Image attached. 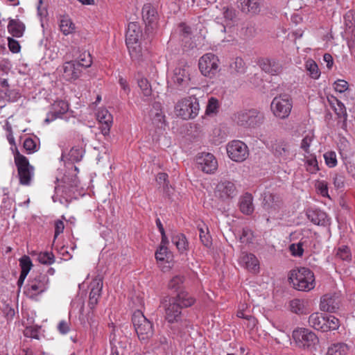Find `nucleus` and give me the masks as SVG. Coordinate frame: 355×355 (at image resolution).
Returning a JSON list of instances; mask_svg holds the SVG:
<instances>
[{
    "mask_svg": "<svg viewBox=\"0 0 355 355\" xmlns=\"http://www.w3.org/2000/svg\"><path fill=\"white\" fill-rule=\"evenodd\" d=\"M288 279L293 287L303 292H309L315 286L313 272L309 268L302 267L292 270L289 273Z\"/></svg>",
    "mask_w": 355,
    "mask_h": 355,
    "instance_id": "1",
    "label": "nucleus"
},
{
    "mask_svg": "<svg viewBox=\"0 0 355 355\" xmlns=\"http://www.w3.org/2000/svg\"><path fill=\"white\" fill-rule=\"evenodd\" d=\"M265 119L264 114L257 109L243 110L234 114L236 124L247 130H254L261 126Z\"/></svg>",
    "mask_w": 355,
    "mask_h": 355,
    "instance_id": "2",
    "label": "nucleus"
},
{
    "mask_svg": "<svg viewBox=\"0 0 355 355\" xmlns=\"http://www.w3.org/2000/svg\"><path fill=\"white\" fill-rule=\"evenodd\" d=\"M132 320L140 341L145 343L153 336L154 333L153 324L144 316L141 311H135Z\"/></svg>",
    "mask_w": 355,
    "mask_h": 355,
    "instance_id": "3",
    "label": "nucleus"
},
{
    "mask_svg": "<svg viewBox=\"0 0 355 355\" xmlns=\"http://www.w3.org/2000/svg\"><path fill=\"white\" fill-rule=\"evenodd\" d=\"M199 110V103L195 97L182 99L175 106V114L186 120L195 118L198 114Z\"/></svg>",
    "mask_w": 355,
    "mask_h": 355,
    "instance_id": "4",
    "label": "nucleus"
},
{
    "mask_svg": "<svg viewBox=\"0 0 355 355\" xmlns=\"http://www.w3.org/2000/svg\"><path fill=\"white\" fill-rule=\"evenodd\" d=\"M15 163L17 167L19 183L29 186L34 177V167L29 164L28 159L19 152L15 154Z\"/></svg>",
    "mask_w": 355,
    "mask_h": 355,
    "instance_id": "5",
    "label": "nucleus"
},
{
    "mask_svg": "<svg viewBox=\"0 0 355 355\" xmlns=\"http://www.w3.org/2000/svg\"><path fill=\"white\" fill-rule=\"evenodd\" d=\"M293 108V100L288 94L275 96L270 104V109L275 116L280 119L288 118Z\"/></svg>",
    "mask_w": 355,
    "mask_h": 355,
    "instance_id": "6",
    "label": "nucleus"
},
{
    "mask_svg": "<svg viewBox=\"0 0 355 355\" xmlns=\"http://www.w3.org/2000/svg\"><path fill=\"white\" fill-rule=\"evenodd\" d=\"M49 279L46 275L40 274L29 280L25 286L24 294L32 300H37L38 295L42 294L49 288Z\"/></svg>",
    "mask_w": 355,
    "mask_h": 355,
    "instance_id": "7",
    "label": "nucleus"
},
{
    "mask_svg": "<svg viewBox=\"0 0 355 355\" xmlns=\"http://www.w3.org/2000/svg\"><path fill=\"white\" fill-rule=\"evenodd\" d=\"M198 67L204 76L212 78L220 71L219 59L212 53H205L200 58Z\"/></svg>",
    "mask_w": 355,
    "mask_h": 355,
    "instance_id": "8",
    "label": "nucleus"
},
{
    "mask_svg": "<svg viewBox=\"0 0 355 355\" xmlns=\"http://www.w3.org/2000/svg\"><path fill=\"white\" fill-rule=\"evenodd\" d=\"M292 337L296 345L302 349H311L318 343L315 334L306 328L295 329L293 331Z\"/></svg>",
    "mask_w": 355,
    "mask_h": 355,
    "instance_id": "9",
    "label": "nucleus"
},
{
    "mask_svg": "<svg viewBox=\"0 0 355 355\" xmlns=\"http://www.w3.org/2000/svg\"><path fill=\"white\" fill-rule=\"evenodd\" d=\"M164 318L169 323L178 322L181 318L182 307L174 297H165L162 301Z\"/></svg>",
    "mask_w": 355,
    "mask_h": 355,
    "instance_id": "10",
    "label": "nucleus"
},
{
    "mask_svg": "<svg viewBox=\"0 0 355 355\" xmlns=\"http://www.w3.org/2000/svg\"><path fill=\"white\" fill-rule=\"evenodd\" d=\"M263 208L272 219H280L284 216L282 202L272 194L266 195L263 198Z\"/></svg>",
    "mask_w": 355,
    "mask_h": 355,
    "instance_id": "11",
    "label": "nucleus"
},
{
    "mask_svg": "<svg viewBox=\"0 0 355 355\" xmlns=\"http://www.w3.org/2000/svg\"><path fill=\"white\" fill-rule=\"evenodd\" d=\"M236 17L235 10L227 6H225L222 9V17H217L216 20L218 23H221L223 24V27L221 28L222 33L227 32L229 35L227 37H225L223 40V42H231L235 40L234 35L232 34V27L231 26V22Z\"/></svg>",
    "mask_w": 355,
    "mask_h": 355,
    "instance_id": "12",
    "label": "nucleus"
},
{
    "mask_svg": "<svg viewBox=\"0 0 355 355\" xmlns=\"http://www.w3.org/2000/svg\"><path fill=\"white\" fill-rule=\"evenodd\" d=\"M228 157L234 162H241L248 157V146L241 141L234 140L227 146Z\"/></svg>",
    "mask_w": 355,
    "mask_h": 355,
    "instance_id": "13",
    "label": "nucleus"
},
{
    "mask_svg": "<svg viewBox=\"0 0 355 355\" xmlns=\"http://www.w3.org/2000/svg\"><path fill=\"white\" fill-rule=\"evenodd\" d=\"M196 162L200 169L205 173L212 174L218 168V161L210 153H202L196 156Z\"/></svg>",
    "mask_w": 355,
    "mask_h": 355,
    "instance_id": "14",
    "label": "nucleus"
},
{
    "mask_svg": "<svg viewBox=\"0 0 355 355\" xmlns=\"http://www.w3.org/2000/svg\"><path fill=\"white\" fill-rule=\"evenodd\" d=\"M142 17L148 31L157 27L158 15L157 8L151 3H146L142 8Z\"/></svg>",
    "mask_w": 355,
    "mask_h": 355,
    "instance_id": "15",
    "label": "nucleus"
},
{
    "mask_svg": "<svg viewBox=\"0 0 355 355\" xmlns=\"http://www.w3.org/2000/svg\"><path fill=\"white\" fill-rule=\"evenodd\" d=\"M172 80L174 84L180 87H186L190 80V68L187 64H180L173 71Z\"/></svg>",
    "mask_w": 355,
    "mask_h": 355,
    "instance_id": "16",
    "label": "nucleus"
},
{
    "mask_svg": "<svg viewBox=\"0 0 355 355\" xmlns=\"http://www.w3.org/2000/svg\"><path fill=\"white\" fill-rule=\"evenodd\" d=\"M216 195L223 200L232 198L236 195L235 185L230 181H222L216 187Z\"/></svg>",
    "mask_w": 355,
    "mask_h": 355,
    "instance_id": "17",
    "label": "nucleus"
},
{
    "mask_svg": "<svg viewBox=\"0 0 355 355\" xmlns=\"http://www.w3.org/2000/svg\"><path fill=\"white\" fill-rule=\"evenodd\" d=\"M339 306L340 300L335 295L327 294L321 297L320 309L322 311L335 312Z\"/></svg>",
    "mask_w": 355,
    "mask_h": 355,
    "instance_id": "18",
    "label": "nucleus"
},
{
    "mask_svg": "<svg viewBox=\"0 0 355 355\" xmlns=\"http://www.w3.org/2000/svg\"><path fill=\"white\" fill-rule=\"evenodd\" d=\"M69 109L68 103L64 101H56L51 105V111L48 114L44 122L49 123L50 121L60 117L62 114L67 112Z\"/></svg>",
    "mask_w": 355,
    "mask_h": 355,
    "instance_id": "19",
    "label": "nucleus"
},
{
    "mask_svg": "<svg viewBox=\"0 0 355 355\" xmlns=\"http://www.w3.org/2000/svg\"><path fill=\"white\" fill-rule=\"evenodd\" d=\"M96 117L100 124L102 133H109L113 123L112 115L106 109H100Z\"/></svg>",
    "mask_w": 355,
    "mask_h": 355,
    "instance_id": "20",
    "label": "nucleus"
},
{
    "mask_svg": "<svg viewBox=\"0 0 355 355\" xmlns=\"http://www.w3.org/2000/svg\"><path fill=\"white\" fill-rule=\"evenodd\" d=\"M240 263L252 273H257L259 271V261L253 254L243 253L240 257Z\"/></svg>",
    "mask_w": 355,
    "mask_h": 355,
    "instance_id": "21",
    "label": "nucleus"
},
{
    "mask_svg": "<svg viewBox=\"0 0 355 355\" xmlns=\"http://www.w3.org/2000/svg\"><path fill=\"white\" fill-rule=\"evenodd\" d=\"M259 66L266 73L272 76L280 73L282 70L280 63L274 59L263 58L259 61Z\"/></svg>",
    "mask_w": 355,
    "mask_h": 355,
    "instance_id": "22",
    "label": "nucleus"
},
{
    "mask_svg": "<svg viewBox=\"0 0 355 355\" xmlns=\"http://www.w3.org/2000/svg\"><path fill=\"white\" fill-rule=\"evenodd\" d=\"M91 291L89 293V304L94 307L98 301L103 288V281L101 278L96 277L90 284Z\"/></svg>",
    "mask_w": 355,
    "mask_h": 355,
    "instance_id": "23",
    "label": "nucleus"
},
{
    "mask_svg": "<svg viewBox=\"0 0 355 355\" xmlns=\"http://www.w3.org/2000/svg\"><path fill=\"white\" fill-rule=\"evenodd\" d=\"M62 71L63 78L68 81L77 79L80 75V69L74 61L65 62L62 67Z\"/></svg>",
    "mask_w": 355,
    "mask_h": 355,
    "instance_id": "24",
    "label": "nucleus"
},
{
    "mask_svg": "<svg viewBox=\"0 0 355 355\" xmlns=\"http://www.w3.org/2000/svg\"><path fill=\"white\" fill-rule=\"evenodd\" d=\"M290 311L297 315H306L309 313V302L304 299L295 298L289 302Z\"/></svg>",
    "mask_w": 355,
    "mask_h": 355,
    "instance_id": "25",
    "label": "nucleus"
},
{
    "mask_svg": "<svg viewBox=\"0 0 355 355\" xmlns=\"http://www.w3.org/2000/svg\"><path fill=\"white\" fill-rule=\"evenodd\" d=\"M327 98L330 107L338 117L343 118L345 123L347 120V114L344 104L333 95H328Z\"/></svg>",
    "mask_w": 355,
    "mask_h": 355,
    "instance_id": "26",
    "label": "nucleus"
},
{
    "mask_svg": "<svg viewBox=\"0 0 355 355\" xmlns=\"http://www.w3.org/2000/svg\"><path fill=\"white\" fill-rule=\"evenodd\" d=\"M125 37L126 44L139 41L141 31L137 24L132 22L128 24Z\"/></svg>",
    "mask_w": 355,
    "mask_h": 355,
    "instance_id": "27",
    "label": "nucleus"
},
{
    "mask_svg": "<svg viewBox=\"0 0 355 355\" xmlns=\"http://www.w3.org/2000/svg\"><path fill=\"white\" fill-rule=\"evenodd\" d=\"M308 322L313 329L324 332L325 316L322 313H313L309 315Z\"/></svg>",
    "mask_w": 355,
    "mask_h": 355,
    "instance_id": "28",
    "label": "nucleus"
},
{
    "mask_svg": "<svg viewBox=\"0 0 355 355\" xmlns=\"http://www.w3.org/2000/svg\"><path fill=\"white\" fill-rule=\"evenodd\" d=\"M25 25L19 19H10L8 25V32L15 37H21L25 31Z\"/></svg>",
    "mask_w": 355,
    "mask_h": 355,
    "instance_id": "29",
    "label": "nucleus"
},
{
    "mask_svg": "<svg viewBox=\"0 0 355 355\" xmlns=\"http://www.w3.org/2000/svg\"><path fill=\"white\" fill-rule=\"evenodd\" d=\"M239 207L241 211L247 215L254 211L253 198L250 194H245L240 199Z\"/></svg>",
    "mask_w": 355,
    "mask_h": 355,
    "instance_id": "30",
    "label": "nucleus"
},
{
    "mask_svg": "<svg viewBox=\"0 0 355 355\" xmlns=\"http://www.w3.org/2000/svg\"><path fill=\"white\" fill-rule=\"evenodd\" d=\"M308 217L315 225H326L329 223L326 213L322 211H311L308 214Z\"/></svg>",
    "mask_w": 355,
    "mask_h": 355,
    "instance_id": "31",
    "label": "nucleus"
},
{
    "mask_svg": "<svg viewBox=\"0 0 355 355\" xmlns=\"http://www.w3.org/2000/svg\"><path fill=\"white\" fill-rule=\"evenodd\" d=\"M348 350V346L345 343H334L327 348L325 355H346Z\"/></svg>",
    "mask_w": 355,
    "mask_h": 355,
    "instance_id": "32",
    "label": "nucleus"
},
{
    "mask_svg": "<svg viewBox=\"0 0 355 355\" xmlns=\"http://www.w3.org/2000/svg\"><path fill=\"white\" fill-rule=\"evenodd\" d=\"M242 10L245 12L257 13L260 10L261 0H241Z\"/></svg>",
    "mask_w": 355,
    "mask_h": 355,
    "instance_id": "33",
    "label": "nucleus"
},
{
    "mask_svg": "<svg viewBox=\"0 0 355 355\" xmlns=\"http://www.w3.org/2000/svg\"><path fill=\"white\" fill-rule=\"evenodd\" d=\"M60 31L64 35H68L75 31V25L67 16H63L60 20Z\"/></svg>",
    "mask_w": 355,
    "mask_h": 355,
    "instance_id": "34",
    "label": "nucleus"
},
{
    "mask_svg": "<svg viewBox=\"0 0 355 355\" xmlns=\"http://www.w3.org/2000/svg\"><path fill=\"white\" fill-rule=\"evenodd\" d=\"M137 84L144 96L149 97L152 94L151 85L148 80L140 73H138Z\"/></svg>",
    "mask_w": 355,
    "mask_h": 355,
    "instance_id": "35",
    "label": "nucleus"
},
{
    "mask_svg": "<svg viewBox=\"0 0 355 355\" xmlns=\"http://www.w3.org/2000/svg\"><path fill=\"white\" fill-rule=\"evenodd\" d=\"M130 55L133 60L139 61L143 55L142 49L139 42L126 44Z\"/></svg>",
    "mask_w": 355,
    "mask_h": 355,
    "instance_id": "36",
    "label": "nucleus"
},
{
    "mask_svg": "<svg viewBox=\"0 0 355 355\" xmlns=\"http://www.w3.org/2000/svg\"><path fill=\"white\" fill-rule=\"evenodd\" d=\"M305 69L311 78L316 80L320 78V71L318 64L313 60L309 59L306 61Z\"/></svg>",
    "mask_w": 355,
    "mask_h": 355,
    "instance_id": "37",
    "label": "nucleus"
},
{
    "mask_svg": "<svg viewBox=\"0 0 355 355\" xmlns=\"http://www.w3.org/2000/svg\"><path fill=\"white\" fill-rule=\"evenodd\" d=\"M174 298L182 308L190 306L195 302V299L187 292H181Z\"/></svg>",
    "mask_w": 355,
    "mask_h": 355,
    "instance_id": "38",
    "label": "nucleus"
},
{
    "mask_svg": "<svg viewBox=\"0 0 355 355\" xmlns=\"http://www.w3.org/2000/svg\"><path fill=\"white\" fill-rule=\"evenodd\" d=\"M245 64L241 58H236L230 64V69L232 73L235 74H242L245 72Z\"/></svg>",
    "mask_w": 355,
    "mask_h": 355,
    "instance_id": "39",
    "label": "nucleus"
},
{
    "mask_svg": "<svg viewBox=\"0 0 355 355\" xmlns=\"http://www.w3.org/2000/svg\"><path fill=\"white\" fill-rule=\"evenodd\" d=\"M168 241H165L164 243H162V241H161L160 246L159 249L157 250L155 253V258L158 261H168L170 257V253L168 251V248L166 247V244Z\"/></svg>",
    "mask_w": 355,
    "mask_h": 355,
    "instance_id": "40",
    "label": "nucleus"
},
{
    "mask_svg": "<svg viewBox=\"0 0 355 355\" xmlns=\"http://www.w3.org/2000/svg\"><path fill=\"white\" fill-rule=\"evenodd\" d=\"M156 181L160 187L162 188L163 191L168 196L171 193V189L169 187V182L168 180V175L165 173H158Z\"/></svg>",
    "mask_w": 355,
    "mask_h": 355,
    "instance_id": "41",
    "label": "nucleus"
},
{
    "mask_svg": "<svg viewBox=\"0 0 355 355\" xmlns=\"http://www.w3.org/2000/svg\"><path fill=\"white\" fill-rule=\"evenodd\" d=\"M340 327V322L334 315L325 316L324 332L336 330Z\"/></svg>",
    "mask_w": 355,
    "mask_h": 355,
    "instance_id": "42",
    "label": "nucleus"
},
{
    "mask_svg": "<svg viewBox=\"0 0 355 355\" xmlns=\"http://www.w3.org/2000/svg\"><path fill=\"white\" fill-rule=\"evenodd\" d=\"M173 243L175 245L179 251L183 252L187 249V243L183 234H178L172 239Z\"/></svg>",
    "mask_w": 355,
    "mask_h": 355,
    "instance_id": "43",
    "label": "nucleus"
},
{
    "mask_svg": "<svg viewBox=\"0 0 355 355\" xmlns=\"http://www.w3.org/2000/svg\"><path fill=\"white\" fill-rule=\"evenodd\" d=\"M19 265L21 269V272L24 275H28L33 266L30 257L26 255L19 259Z\"/></svg>",
    "mask_w": 355,
    "mask_h": 355,
    "instance_id": "44",
    "label": "nucleus"
},
{
    "mask_svg": "<svg viewBox=\"0 0 355 355\" xmlns=\"http://www.w3.org/2000/svg\"><path fill=\"white\" fill-rule=\"evenodd\" d=\"M37 260L42 264L51 265L54 262V256L51 252H40L38 254Z\"/></svg>",
    "mask_w": 355,
    "mask_h": 355,
    "instance_id": "45",
    "label": "nucleus"
},
{
    "mask_svg": "<svg viewBox=\"0 0 355 355\" xmlns=\"http://www.w3.org/2000/svg\"><path fill=\"white\" fill-rule=\"evenodd\" d=\"M306 171L311 173H315L319 170L318 165V161L315 157L311 156L306 160Z\"/></svg>",
    "mask_w": 355,
    "mask_h": 355,
    "instance_id": "46",
    "label": "nucleus"
},
{
    "mask_svg": "<svg viewBox=\"0 0 355 355\" xmlns=\"http://www.w3.org/2000/svg\"><path fill=\"white\" fill-rule=\"evenodd\" d=\"M63 182L64 184V189L69 191H71L73 188H76L78 186V180L76 175L71 178H69L67 176H65L63 178Z\"/></svg>",
    "mask_w": 355,
    "mask_h": 355,
    "instance_id": "47",
    "label": "nucleus"
},
{
    "mask_svg": "<svg viewBox=\"0 0 355 355\" xmlns=\"http://www.w3.org/2000/svg\"><path fill=\"white\" fill-rule=\"evenodd\" d=\"M219 107V103L218 99L211 97L209 99L208 103L206 108V114L209 115L211 114H216Z\"/></svg>",
    "mask_w": 355,
    "mask_h": 355,
    "instance_id": "48",
    "label": "nucleus"
},
{
    "mask_svg": "<svg viewBox=\"0 0 355 355\" xmlns=\"http://www.w3.org/2000/svg\"><path fill=\"white\" fill-rule=\"evenodd\" d=\"M254 235L252 231L248 228H243L242 234L240 236V240L242 243L250 244L254 241Z\"/></svg>",
    "mask_w": 355,
    "mask_h": 355,
    "instance_id": "49",
    "label": "nucleus"
},
{
    "mask_svg": "<svg viewBox=\"0 0 355 355\" xmlns=\"http://www.w3.org/2000/svg\"><path fill=\"white\" fill-rule=\"evenodd\" d=\"M92 63V58L89 53H84L80 56V59L78 62H76L77 66L78 68L80 67H84L85 68L91 66Z\"/></svg>",
    "mask_w": 355,
    "mask_h": 355,
    "instance_id": "50",
    "label": "nucleus"
},
{
    "mask_svg": "<svg viewBox=\"0 0 355 355\" xmlns=\"http://www.w3.org/2000/svg\"><path fill=\"white\" fill-rule=\"evenodd\" d=\"M326 164L329 167H334L337 164L336 155L335 152L328 151L324 154Z\"/></svg>",
    "mask_w": 355,
    "mask_h": 355,
    "instance_id": "51",
    "label": "nucleus"
},
{
    "mask_svg": "<svg viewBox=\"0 0 355 355\" xmlns=\"http://www.w3.org/2000/svg\"><path fill=\"white\" fill-rule=\"evenodd\" d=\"M315 188L318 192L324 197H329L327 183L324 180H318L315 182Z\"/></svg>",
    "mask_w": 355,
    "mask_h": 355,
    "instance_id": "52",
    "label": "nucleus"
},
{
    "mask_svg": "<svg viewBox=\"0 0 355 355\" xmlns=\"http://www.w3.org/2000/svg\"><path fill=\"white\" fill-rule=\"evenodd\" d=\"M303 242L300 241L297 243H293L290 245L289 249L292 255L295 257H301L303 254L304 249L302 248Z\"/></svg>",
    "mask_w": 355,
    "mask_h": 355,
    "instance_id": "53",
    "label": "nucleus"
},
{
    "mask_svg": "<svg viewBox=\"0 0 355 355\" xmlns=\"http://www.w3.org/2000/svg\"><path fill=\"white\" fill-rule=\"evenodd\" d=\"M348 83L344 80H338L334 83V88L336 92L343 93L348 89Z\"/></svg>",
    "mask_w": 355,
    "mask_h": 355,
    "instance_id": "54",
    "label": "nucleus"
},
{
    "mask_svg": "<svg viewBox=\"0 0 355 355\" xmlns=\"http://www.w3.org/2000/svg\"><path fill=\"white\" fill-rule=\"evenodd\" d=\"M200 239L204 245L209 247L211 244V236L205 232L203 227H199Z\"/></svg>",
    "mask_w": 355,
    "mask_h": 355,
    "instance_id": "55",
    "label": "nucleus"
},
{
    "mask_svg": "<svg viewBox=\"0 0 355 355\" xmlns=\"http://www.w3.org/2000/svg\"><path fill=\"white\" fill-rule=\"evenodd\" d=\"M336 255L342 260H349L351 257L350 251L347 246H342L338 249Z\"/></svg>",
    "mask_w": 355,
    "mask_h": 355,
    "instance_id": "56",
    "label": "nucleus"
},
{
    "mask_svg": "<svg viewBox=\"0 0 355 355\" xmlns=\"http://www.w3.org/2000/svg\"><path fill=\"white\" fill-rule=\"evenodd\" d=\"M24 147L28 153H33L36 150L37 145L35 141L31 138H27L24 141Z\"/></svg>",
    "mask_w": 355,
    "mask_h": 355,
    "instance_id": "57",
    "label": "nucleus"
},
{
    "mask_svg": "<svg viewBox=\"0 0 355 355\" xmlns=\"http://www.w3.org/2000/svg\"><path fill=\"white\" fill-rule=\"evenodd\" d=\"M8 48L10 51H12L14 53L19 52L20 45L17 40H15L11 37H8Z\"/></svg>",
    "mask_w": 355,
    "mask_h": 355,
    "instance_id": "58",
    "label": "nucleus"
},
{
    "mask_svg": "<svg viewBox=\"0 0 355 355\" xmlns=\"http://www.w3.org/2000/svg\"><path fill=\"white\" fill-rule=\"evenodd\" d=\"M184 277L180 275L173 277L168 283V286L171 288H175L183 283Z\"/></svg>",
    "mask_w": 355,
    "mask_h": 355,
    "instance_id": "59",
    "label": "nucleus"
},
{
    "mask_svg": "<svg viewBox=\"0 0 355 355\" xmlns=\"http://www.w3.org/2000/svg\"><path fill=\"white\" fill-rule=\"evenodd\" d=\"M71 159L75 162H79L83 157V151L80 149L72 148L69 153Z\"/></svg>",
    "mask_w": 355,
    "mask_h": 355,
    "instance_id": "60",
    "label": "nucleus"
},
{
    "mask_svg": "<svg viewBox=\"0 0 355 355\" xmlns=\"http://www.w3.org/2000/svg\"><path fill=\"white\" fill-rule=\"evenodd\" d=\"M58 329L60 334H66L70 330V323L65 320H61L58 325Z\"/></svg>",
    "mask_w": 355,
    "mask_h": 355,
    "instance_id": "61",
    "label": "nucleus"
},
{
    "mask_svg": "<svg viewBox=\"0 0 355 355\" xmlns=\"http://www.w3.org/2000/svg\"><path fill=\"white\" fill-rule=\"evenodd\" d=\"M313 140V137L306 136L304 137L301 143V148L303 149L306 153H309V146Z\"/></svg>",
    "mask_w": 355,
    "mask_h": 355,
    "instance_id": "62",
    "label": "nucleus"
},
{
    "mask_svg": "<svg viewBox=\"0 0 355 355\" xmlns=\"http://www.w3.org/2000/svg\"><path fill=\"white\" fill-rule=\"evenodd\" d=\"M64 229V223L60 220H58L57 221H55V239L61 233L63 232V230Z\"/></svg>",
    "mask_w": 355,
    "mask_h": 355,
    "instance_id": "63",
    "label": "nucleus"
},
{
    "mask_svg": "<svg viewBox=\"0 0 355 355\" xmlns=\"http://www.w3.org/2000/svg\"><path fill=\"white\" fill-rule=\"evenodd\" d=\"M119 83L121 87L127 93L129 94L130 89L129 87L127 80L123 77H120L119 79Z\"/></svg>",
    "mask_w": 355,
    "mask_h": 355,
    "instance_id": "64",
    "label": "nucleus"
}]
</instances>
